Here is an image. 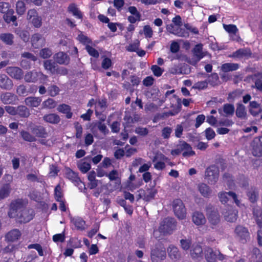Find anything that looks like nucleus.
<instances>
[{"mask_svg":"<svg viewBox=\"0 0 262 262\" xmlns=\"http://www.w3.org/2000/svg\"><path fill=\"white\" fill-rule=\"evenodd\" d=\"M0 12L4 14L8 12L10 15L14 13L13 10L10 8L9 4L7 3H0Z\"/></svg>","mask_w":262,"mask_h":262,"instance_id":"obj_45","label":"nucleus"},{"mask_svg":"<svg viewBox=\"0 0 262 262\" xmlns=\"http://www.w3.org/2000/svg\"><path fill=\"white\" fill-rule=\"evenodd\" d=\"M219 176V169L214 165L207 167L205 171V179L209 184H214L218 180Z\"/></svg>","mask_w":262,"mask_h":262,"instance_id":"obj_6","label":"nucleus"},{"mask_svg":"<svg viewBox=\"0 0 262 262\" xmlns=\"http://www.w3.org/2000/svg\"><path fill=\"white\" fill-rule=\"evenodd\" d=\"M250 54V50L246 49H242L236 51L233 53V57L241 58Z\"/></svg>","mask_w":262,"mask_h":262,"instance_id":"obj_48","label":"nucleus"},{"mask_svg":"<svg viewBox=\"0 0 262 262\" xmlns=\"http://www.w3.org/2000/svg\"><path fill=\"white\" fill-rule=\"evenodd\" d=\"M166 257V250L163 247L156 246L151 250L150 257L152 262H159L165 259Z\"/></svg>","mask_w":262,"mask_h":262,"instance_id":"obj_8","label":"nucleus"},{"mask_svg":"<svg viewBox=\"0 0 262 262\" xmlns=\"http://www.w3.org/2000/svg\"><path fill=\"white\" fill-rule=\"evenodd\" d=\"M206 215L209 223L212 226L211 228L217 225L220 222V215L216 209H215L212 206H208L206 208Z\"/></svg>","mask_w":262,"mask_h":262,"instance_id":"obj_7","label":"nucleus"},{"mask_svg":"<svg viewBox=\"0 0 262 262\" xmlns=\"http://www.w3.org/2000/svg\"><path fill=\"white\" fill-rule=\"evenodd\" d=\"M3 17L6 23H10V22H13L15 26H17V23L16 22V17L13 15V14L10 15L7 12L4 14Z\"/></svg>","mask_w":262,"mask_h":262,"instance_id":"obj_54","label":"nucleus"},{"mask_svg":"<svg viewBox=\"0 0 262 262\" xmlns=\"http://www.w3.org/2000/svg\"><path fill=\"white\" fill-rule=\"evenodd\" d=\"M28 249H35L38 253V255L40 256H43V251L42 250L41 246L37 243L36 244H32L28 245Z\"/></svg>","mask_w":262,"mask_h":262,"instance_id":"obj_56","label":"nucleus"},{"mask_svg":"<svg viewBox=\"0 0 262 262\" xmlns=\"http://www.w3.org/2000/svg\"><path fill=\"white\" fill-rule=\"evenodd\" d=\"M223 179L224 181L226 182L228 186H232L234 183H233V176L232 174L228 173L225 172L223 176Z\"/></svg>","mask_w":262,"mask_h":262,"instance_id":"obj_58","label":"nucleus"},{"mask_svg":"<svg viewBox=\"0 0 262 262\" xmlns=\"http://www.w3.org/2000/svg\"><path fill=\"white\" fill-rule=\"evenodd\" d=\"M254 81V85L252 87L256 88L257 90L262 91V73H258L253 77Z\"/></svg>","mask_w":262,"mask_h":262,"instance_id":"obj_37","label":"nucleus"},{"mask_svg":"<svg viewBox=\"0 0 262 262\" xmlns=\"http://www.w3.org/2000/svg\"><path fill=\"white\" fill-rule=\"evenodd\" d=\"M41 101L39 97H29L25 99V102L29 107H37L40 105Z\"/></svg>","mask_w":262,"mask_h":262,"instance_id":"obj_26","label":"nucleus"},{"mask_svg":"<svg viewBox=\"0 0 262 262\" xmlns=\"http://www.w3.org/2000/svg\"><path fill=\"white\" fill-rule=\"evenodd\" d=\"M223 28L226 32L230 34H235L238 31L237 28L234 25L223 24Z\"/></svg>","mask_w":262,"mask_h":262,"instance_id":"obj_52","label":"nucleus"},{"mask_svg":"<svg viewBox=\"0 0 262 262\" xmlns=\"http://www.w3.org/2000/svg\"><path fill=\"white\" fill-rule=\"evenodd\" d=\"M13 86L12 81L6 75H0V88L7 90H11Z\"/></svg>","mask_w":262,"mask_h":262,"instance_id":"obj_19","label":"nucleus"},{"mask_svg":"<svg viewBox=\"0 0 262 262\" xmlns=\"http://www.w3.org/2000/svg\"><path fill=\"white\" fill-rule=\"evenodd\" d=\"M53 241L55 243H63L64 242L66 239V236L64 231H63L61 233L56 234L53 236Z\"/></svg>","mask_w":262,"mask_h":262,"instance_id":"obj_59","label":"nucleus"},{"mask_svg":"<svg viewBox=\"0 0 262 262\" xmlns=\"http://www.w3.org/2000/svg\"><path fill=\"white\" fill-rule=\"evenodd\" d=\"M78 167L81 172L85 173L87 172L91 168V164L85 161H83L80 163Z\"/></svg>","mask_w":262,"mask_h":262,"instance_id":"obj_51","label":"nucleus"},{"mask_svg":"<svg viewBox=\"0 0 262 262\" xmlns=\"http://www.w3.org/2000/svg\"><path fill=\"white\" fill-rule=\"evenodd\" d=\"M32 45L34 48H38L45 45V39L41 35L36 33L31 38Z\"/></svg>","mask_w":262,"mask_h":262,"instance_id":"obj_23","label":"nucleus"},{"mask_svg":"<svg viewBox=\"0 0 262 262\" xmlns=\"http://www.w3.org/2000/svg\"><path fill=\"white\" fill-rule=\"evenodd\" d=\"M246 195L251 203H256L259 199L258 190L256 187L252 186L247 191Z\"/></svg>","mask_w":262,"mask_h":262,"instance_id":"obj_16","label":"nucleus"},{"mask_svg":"<svg viewBox=\"0 0 262 262\" xmlns=\"http://www.w3.org/2000/svg\"><path fill=\"white\" fill-rule=\"evenodd\" d=\"M202 49L203 46L202 44L196 45L193 49V54L197 58L198 61H199L205 56L204 53L202 51Z\"/></svg>","mask_w":262,"mask_h":262,"instance_id":"obj_41","label":"nucleus"},{"mask_svg":"<svg viewBox=\"0 0 262 262\" xmlns=\"http://www.w3.org/2000/svg\"><path fill=\"white\" fill-rule=\"evenodd\" d=\"M11 190L10 184L6 183L3 184L0 188V201L9 196Z\"/></svg>","mask_w":262,"mask_h":262,"instance_id":"obj_30","label":"nucleus"},{"mask_svg":"<svg viewBox=\"0 0 262 262\" xmlns=\"http://www.w3.org/2000/svg\"><path fill=\"white\" fill-rule=\"evenodd\" d=\"M237 183L242 188H246L249 186V179L244 174H240L237 178Z\"/></svg>","mask_w":262,"mask_h":262,"instance_id":"obj_43","label":"nucleus"},{"mask_svg":"<svg viewBox=\"0 0 262 262\" xmlns=\"http://www.w3.org/2000/svg\"><path fill=\"white\" fill-rule=\"evenodd\" d=\"M35 216V212L32 209L24 208L16 214V221L20 224H26L31 221Z\"/></svg>","mask_w":262,"mask_h":262,"instance_id":"obj_3","label":"nucleus"},{"mask_svg":"<svg viewBox=\"0 0 262 262\" xmlns=\"http://www.w3.org/2000/svg\"><path fill=\"white\" fill-rule=\"evenodd\" d=\"M0 38L6 44L11 45L13 43V35L10 33L2 34L0 35Z\"/></svg>","mask_w":262,"mask_h":262,"instance_id":"obj_47","label":"nucleus"},{"mask_svg":"<svg viewBox=\"0 0 262 262\" xmlns=\"http://www.w3.org/2000/svg\"><path fill=\"white\" fill-rule=\"evenodd\" d=\"M27 19L35 28H40L42 25L41 17L38 16L37 12L34 9L28 11Z\"/></svg>","mask_w":262,"mask_h":262,"instance_id":"obj_12","label":"nucleus"},{"mask_svg":"<svg viewBox=\"0 0 262 262\" xmlns=\"http://www.w3.org/2000/svg\"><path fill=\"white\" fill-rule=\"evenodd\" d=\"M26 11L24 2L22 1L17 2L16 4V12L18 14L22 15Z\"/></svg>","mask_w":262,"mask_h":262,"instance_id":"obj_60","label":"nucleus"},{"mask_svg":"<svg viewBox=\"0 0 262 262\" xmlns=\"http://www.w3.org/2000/svg\"><path fill=\"white\" fill-rule=\"evenodd\" d=\"M95 127H97L104 135L108 133V130L107 128L106 125L101 122L95 123Z\"/></svg>","mask_w":262,"mask_h":262,"instance_id":"obj_57","label":"nucleus"},{"mask_svg":"<svg viewBox=\"0 0 262 262\" xmlns=\"http://www.w3.org/2000/svg\"><path fill=\"white\" fill-rule=\"evenodd\" d=\"M237 216V210H229L225 213L224 217L227 221L233 223L236 221Z\"/></svg>","mask_w":262,"mask_h":262,"instance_id":"obj_33","label":"nucleus"},{"mask_svg":"<svg viewBox=\"0 0 262 262\" xmlns=\"http://www.w3.org/2000/svg\"><path fill=\"white\" fill-rule=\"evenodd\" d=\"M71 222L77 230H83L85 228V221L80 217H74L71 219Z\"/></svg>","mask_w":262,"mask_h":262,"instance_id":"obj_29","label":"nucleus"},{"mask_svg":"<svg viewBox=\"0 0 262 262\" xmlns=\"http://www.w3.org/2000/svg\"><path fill=\"white\" fill-rule=\"evenodd\" d=\"M43 119L46 122L52 124H57L60 120L59 116L55 114L45 115Z\"/></svg>","mask_w":262,"mask_h":262,"instance_id":"obj_34","label":"nucleus"},{"mask_svg":"<svg viewBox=\"0 0 262 262\" xmlns=\"http://www.w3.org/2000/svg\"><path fill=\"white\" fill-rule=\"evenodd\" d=\"M151 70L155 76L159 77L162 75L164 70L157 65H153L151 67Z\"/></svg>","mask_w":262,"mask_h":262,"instance_id":"obj_64","label":"nucleus"},{"mask_svg":"<svg viewBox=\"0 0 262 262\" xmlns=\"http://www.w3.org/2000/svg\"><path fill=\"white\" fill-rule=\"evenodd\" d=\"M37 89L34 87L33 90H27L26 87L24 85H20L16 89V93L19 96H26L28 94L33 93L36 92Z\"/></svg>","mask_w":262,"mask_h":262,"instance_id":"obj_36","label":"nucleus"},{"mask_svg":"<svg viewBox=\"0 0 262 262\" xmlns=\"http://www.w3.org/2000/svg\"><path fill=\"white\" fill-rule=\"evenodd\" d=\"M44 68L46 70L49 71L51 73L54 74L56 72V68L55 63L51 60H47L44 62Z\"/></svg>","mask_w":262,"mask_h":262,"instance_id":"obj_44","label":"nucleus"},{"mask_svg":"<svg viewBox=\"0 0 262 262\" xmlns=\"http://www.w3.org/2000/svg\"><path fill=\"white\" fill-rule=\"evenodd\" d=\"M168 256L173 260H177L179 259L181 256V252L178 248L173 245H170L167 249Z\"/></svg>","mask_w":262,"mask_h":262,"instance_id":"obj_18","label":"nucleus"},{"mask_svg":"<svg viewBox=\"0 0 262 262\" xmlns=\"http://www.w3.org/2000/svg\"><path fill=\"white\" fill-rule=\"evenodd\" d=\"M198 189L201 194L204 198H209L211 196L212 190L206 184L200 183L198 186Z\"/></svg>","mask_w":262,"mask_h":262,"instance_id":"obj_21","label":"nucleus"},{"mask_svg":"<svg viewBox=\"0 0 262 262\" xmlns=\"http://www.w3.org/2000/svg\"><path fill=\"white\" fill-rule=\"evenodd\" d=\"M141 193L139 194L140 198H142L145 201H149L154 199L155 195L157 193V191L155 188H147V192L145 190H140Z\"/></svg>","mask_w":262,"mask_h":262,"instance_id":"obj_20","label":"nucleus"},{"mask_svg":"<svg viewBox=\"0 0 262 262\" xmlns=\"http://www.w3.org/2000/svg\"><path fill=\"white\" fill-rule=\"evenodd\" d=\"M21 235V232L18 229H14L8 232L5 236V238L9 242H14L18 239Z\"/></svg>","mask_w":262,"mask_h":262,"instance_id":"obj_24","label":"nucleus"},{"mask_svg":"<svg viewBox=\"0 0 262 262\" xmlns=\"http://www.w3.org/2000/svg\"><path fill=\"white\" fill-rule=\"evenodd\" d=\"M235 113L236 115L238 118L246 119L247 117V112L245 106L242 104H238Z\"/></svg>","mask_w":262,"mask_h":262,"instance_id":"obj_38","label":"nucleus"},{"mask_svg":"<svg viewBox=\"0 0 262 262\" xmlns=\"http://www.w3.org/2000/svg\"><path fill=\"white\" fill-rule=\"evenodd\" d=\"M68 10L76 18L82 19L81 12L74 4H71L68 7Z\"/></svg>","mask_w":262,"mask_h":262,"instance_id":"obj_40","label":"nucleus"},{"mask_svg":"<svg viewBox=\"0 0 262 262\" xmlns=\"http://www.w3.org/2000/svg\"><path fill=\"white\" fill-rule=\"evenodd\" d=\"M238 64L234 63H226L223 64L221 67L223 72H228L236 70L238 69Z\"/></svg>","mask_w":262,"mask_h":262,"instance_id":"obj_39","label":"nucleus"},{"mask_svg":"<svg viewBox=\"0 0 262 262\" xmlns=\"http://www.w3.org/2000/svg\"><path fill=\"white\" fill-rule=\"evenodd\" d=\"M249 111L253 116H256L262 112V109L259 104L255 101L250 102Z\"/></svg>","mask_w":262,"mask_h":262,"instance_id":"obj_25","label":"nucleus"},{"mask_svg":"<svg viewBox=\"0 0 262 262\" xmlns=\"http://www.w3.org/2000/svg\"><path fill=\"white\" fill-rule=\"evenodd\" d=\"M234 232L236 237L243 244L247 243L250 238L248 229L242 225L237 226L235 228Z\"/></svg>","mask_w":262,"mask_h":262,"instance_id":"obj_9","label":"nucleus"},{"mask_svg":"<svg viewBox=\"0 0 262 262\" xmlns=\"http://www.w3.org/2000/svg\"><path fill=\"white\" fill-rule=\"evenodd\" d=\"M59 171V169L56 164H52L50 165L49 174L51 177H56Z\"/></svg>","mask_w":262,"mask_h":262,"instance_id":"obj_63","label":"nucleus"},{"mask_svg":"<svg viewBox=\"0 0 262 262\" xmlns=\"http://www.w3.org/2000/svg\"><path fill=\"white\" fill-rule=\"evenodd\" d=\"M112 60L104 56L101 62L102 68L105 70L109 69L112 66Z\"/></svg>","mask_w":262,"mask_h":262,"instance_id":"obj_61","label":"nucleus"},{"mask_svg":"<svg viewBox=\"0 0 262 262\" xmlns=\"http://www.w3.org/2000/svg\"><path fill=\"white\" fill-rule=\"evenodd\" d=\"M192 219L193 223L197 226L204 225L206 222L204 214L198 211L193 213Z\"/></svg>","mask_w":262,"mask_h":262,"instance_id":"obj_22","label":"nucleus"},{"mask_svg":"<svg viewBox=\"0 0 262 262\" xmlns=\"http://www.w3.org/2000/svg\"><path fill=\"white\" fill-rule=\"evenodd\" d=\"M32 132L37 137L46 138L48 136V133L46 132L45 128L41 126L34 127L32 129Z\"/></svg>","mask_w":262,"mask_h":262,"instance_id":"obj_35","label":"nucleus"},{"mask_svg":"<svg viewBox=\"0 0 262 262\" xmlns=\"http://www.w3.org/2000/svg\"><path fill=\"white\" fill-rule=\"evenodd\" d=\"M2 102L5 104L14 103L17 99V96L10 93H5L1 96Z\"/></svg>","mask_w":262,"mask_h":262,"instance_id":"obj_28","label":"nucleus"},{"mask_svg":"<svg viewBox=\"0 0 262 262\" xmlns=\"http://www.w3.org/2000/svg\"><path fill=\"white\" fill-rule=\"evenodd\" d=\"M253 215L257 225L261 229L262 228V209L253 208Z\"/></svg>","mask_w":262,"mask_h":262,"instance_id":"obj_27","label":"nucleus"},{"mask_svg":"<svg viewBox=\"0 0 262 262\" xmlns=\"http://www.w3.org/2000/svg\"><path fill=\"white\" fill-rule=\"evenodd\" d=\"M55 60L59 64H67L69 63L70 58L63 52H59L54 56Z\"/></svg>","mask_w":262,"mask_h":262,"instance_id":"obj_31","label":"nucleus"},{"mask_svg":"<svg viewBox=\"0 0 262 262\" xmlns=\"http://www.w3.org/2000/svg\"><path fill=\"white\" fill-rule=\"evenodd\" d=\"M177 222L174 219L171 217L165 218L159 227V231L163 234H170L176 230Z\"/></svg>","mask_w":262,"mask_h":262,"instance_id":"obj_4","label":"nucleus"},{"mask_svg":"<svg viewBox=\"0 0 262 262\" xmlns=\"http://www.w3.org/2000/svg\"><path fill=\"white\" fill-rule=\"evenodd\" d=\"M25 80L27 82H35L38 79L45 80L47 76L41 72L35 70L28 72L24 76Z\"/></svg>","mask_w":262,"mask_h":262,"instance_id":"obj_13","label":"nucleus"},{"mask_svg":"<svg viewBox=\"0 0 262 262\" xmlns=\"http://www.w3.org/2000/svg\"><path fill=\"white\" fill-rule=\"evenodd\" d=\"M56 102L52 99H48L42 103L43 108H53L56 106Z\"/></svg>","mask_w":262,"mask_h":262,"instance_id":"obj_62","label":"nucleus"},{"mask_svg":"<svg viewBox=\"0 0 262 262\" xmlns=\"http://www.w3.org/2000/svg\"><path fill=\"white\" fill-rule=\"evenodd\" d=\"M24 208V203L22 199H16L11 202L10 205V209L8 212L10 218H15L19 210Z\"/></svg>","mask_w":262,"mask_h":262,"instance_id":"obj_10","label":"nucleus"},{"mask_svg":"<svg viewBox=\"0 0 262 262\" xmlns=\"http://www.w3.org/2000/svg\"><path fill=\"white\" fill-rule=\"evenodd\" d=\"M228 196L232 198L236 205L238 206H239L240 201L238 199L237 194L235 192L233 191H222L219 192L218 194L219 200L220 202L223 204H225L228 202L229 200Z\"/></svg>","mask_w":262,"mask_h":262,"instance_id":"obj_11","label":"nucleus"},{"mask_svg":"<svg viewBox=\"0 0 262 262\" xmlns=\"http://www.w3.org/2000/svg\"><path fill=\"white\" fill-rule=\"evenodd\" d=\"M57 110L58 112L66 114L67 118H71L73 114L71 112V107L67 104H62L59 105L57 107Z\"/></svg>","mask_w":262,"mask_h":262,"instance_id":"obj_32","label":"nucleus"},{"mask_svg":"<svg viewBox=\"0 0 262 262\" xmlns=\"http://www.w3.org/2000/svg\"><path fill=\"white\" fill-rule=\"evenodd\" d=\"M7 73L12 78L20 80L22 79L23 72L18 67H8L7 68Z\"/></svg>","mask_w":262,"mask_h":262,"instance_id":"obj_17","label":"nucleus"},{"mask_svg":"<svg viewBox=\"0 0 262 262\" xmlns=\"http://www.w3.org/2000/svg\"><path fill=\"white\" fill-rule=\"evenodd\" d=\"M181 248L185 251L190 250L192 246L191 239H182L180 240Z\"/></svg>","mask_w":262,"mask_h":262,"instance_id":"obj_49","label":"nucleus"},{"mask_svg":"<svg viewBox=\"0 0 262 262\" xmlns=\"http://www.w3.org/2000/svg\"><path fill=\"white\" fill-rule=\"evenodd\" d=\"M54 197L57 202L63 200V194L59 185H57L54 189Z\"/></svg>","mask_w":262,"mask_h":262,"instance_id":"obj_53","label":"nucleus"},{"mask_svg":"<svg viewBox=\"0 0 262 262\" xmlns=\"http://www.w3.org/2000/svg\"><path fill=\"white\" fill-rule=\"evenodd\" d=\"M139 41L136 40L126 47V50L129 52H136L137 50L139 49Z\"/></svg>","mask_w":262,"mask_h":262,"instance_id":"obj_55","label":"nucleus"},{"mask_svg":"<svg viewBox=\"0 0 262 262\" xmlns=\"http://www.w3.org/2000/svg\"><path fill=\"white\" fill-rule=\"evenodd\" d=\"M106 100L104 99L99 100L96 103L95 112L97 115L101 113L106 107Z\"/></svg>","mask_w":262,"mask_h":262,"instance_id":"obj_42","label":"nucleus"},{"mask_svg":"<svg viewBox=\"0 0 262 262\" xmlns=\"http://www.w3.org/2000/svg\"><path fill=\"white\" fill-rule=\"evenodd\" d=\"M65 177L78 187L81 192L86 193L87 189L85 186L84 183L81 181L77 172L73 171L69 167H66Z\"/></svg>","mask_w":262,"mask_h":262,"instance_id":"obj_1","label":"nucleus"},{"mask_svg":"<svg viewBox=\"0 0 262 262\" xmlns=\"http://www.w3.org/2000/svg\"><path fill=\"white\" fill-rule=\"evenodd\" d=\"M190 254L193 259L202 258L203 255V250L202 246L197 243L193 244L190 250Z\"/></svg>","mask_w":262,"mask_h":262,"instance_id":"obj_14","label":"nucleus"},{"mask_svg":"<svg viewBox=\"0 0 262 262\" xmlns=\"http://www.w3.org/2000/svg\"><path fill=\"white\" fill-rule=\"evenodd\" d=\"M204 257L207 262H216V260H223L226 255L221 253L219 249L214 250L210 247H206L204 249Z\"/></svg>","mask_w":262,"mask_h":262,"instance_id":"obj_2","label":"nucleus"},{"mask_svg":"<svg viewBox=\"0 0 262 262\" xmlns=\"http://www.w3.org/2000/svg\"><path fill=\"white\" fill-rule=\"evenodd\" d=\"M223 112L225 116L232 115L234 112V107L231 104H225L223 106Z\"/></svg>","mask_w":262,"mask_h":262,"instance_id":"obj_50","label":"nucleus"},{"mask_svg":"<svg viewBox=\"0 0 262 262\" xmlns=\"http://www.w3.org/2000/svg\"><path fill=\"white\" fill-rule=\"evenodd\" d=\"M172 208L175 215L180 220L186 216V209L183 201L180 199H174L172 202Z\"/></svg>","mask_w":262,"mask_h":262,"instance_id":"obj_5","label":"nucleus"},{"mask_svg":"<svg viewBox=\"0 0 262 262\" xmlns=\"http://www.w3.org/2000/svg\"><path fill=\"white\" fill-rule=\"evenodd\" d=\"M17 115L21 117H27L29 116L30 113L25 106L20 105L17 107Z\"/></svg>","mask_w":262,"mask_h":262,"instance_id":"obj_46","label":"nucleus"},{"mask_svg":"<svg viewBox=\"0 0 262 262\" xmlns=\"http://www.w3.org/2000/svg\"><path fill=\"white\" fill-rule=\"evenodd\" d=\"M167 30L173 34L180 37H187L189 34L184 29L181 28V26H173V25L168 26Z\"/></svg>","mask_w":262,"mask_h":262,"instance_id":"obj_15","label":"nucleus"}]
</instances>
